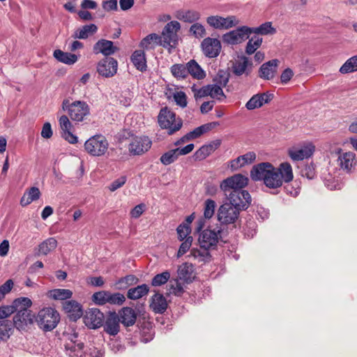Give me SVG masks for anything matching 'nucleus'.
<instances>
[{
    "mask_svg": "<svg viewBox=\"0 0 357 357\" xmlns=\"http://www.w3.org/2000/svg\"><path fill=\"white\" fill-rule=\"evenodd\" d=\"M250 177L255 181H263L268 188L275 189L282 186L283 182L291 181L294 175L288 162L281 163L278 168L270 162H261L252 167Z\"/></svg>",
    "mask_w": 357,
    "mask_h": 357,
    "instance_id": "nucleus-1",
    "label": "nucleus"
},
{
    "mask_svg": "<svg viewBox=\"0 0 357 357\" xmlns=\"http://www.w3.org/2000/svg\"><path fill=\"white\" fill-rule=\"evenodd\" d=\"M59 320V313L52 307L43 308L38 312L36 317L39 327L45 331H51L55 328Z\"/></svg>",
    "mask_w": 357,
    "mask_h": 357,
    "instance_id": "nucleus-2",
    "label": "nucleus"
},
{
    "mask_svg": "<svg viewBox=\"0 0 357 357\" xmlns=\"http://www.w3.org/2000/svg\"><path fill=\"white\" fill-rule=\"evenodd\" d=\"M62 109L67 111L73 121H83L89 114V107L84 101H75L72 103L68 100H64L62 102Z\"/></svg>",
    "mask_w": 357,
    "mask_h": 357,
    "instance_id": "nucleus-3",
    "label": "nucleus"
},
{
    "mask_svg": "<svg viewBox=\"0 0 357 357\" xmlns=\"http://www.w3.org/2000/svg\"><path fill=\"white\" fill-rule=\"evenodd\" d=\"M158 123L163 129L168 130L169 135H172L179 130L183 125L180 119H176V114L167 107L160 109L158 115Z\"/></svg>",
    "mask_w": 357,
    "mask_h": 357,
    "instance_id": "nucleus-4",
    "label": "nucleus"
},
{
    "mask_svg": "<svg viewBox=\"0 0 357 357\" xmlns=\"http://www.w3.org/2000/svg\"><path fill=\"white\" fill-rule=\"evenodd\" d=\"M109 146L107 139L101 135H94L86 141L84 149L86 151L93 156L103 155Z\"/></svg>",
    "mask_w": 357,
    "mask_h": 357,
    "instance_id": "nucleus-5",
    "label": "nucleus"
},
{
    "mask_svg": "<svg viewBox=\"0 0 357 357\" xmlns=\"http://www.w3.org/2000/svg\"><path fill=\"white\" fill-rule=\"evenodd\" d=\"M221 233L222 229L219 227L213 229H208L202 231L198 238L200 248L206 250L215 249L221 238Z\"/></svg>",
    "mask_w": 357,
    "mask_h": 357,
    "instance_id": "nucleus-6",
    "label": "nucleus"
},
{
    "mask_svg": "<svg viewBox=\"0 0 357 357\" xmlns=\"http://www.w3.org/2000/svg\"><path fill=\"white\" fill-rule=\"evenodd\" d=\"M248 183V177L241 174H234L224 179L220 184V190L225 195H227L231 191H242Z\"/></svg>",
    "mask_w": 357,
    "mask_h": 357,
    "instance_id": "nucleus-7",
    "label": "nucleus"
},
{
    "mask_svg": "<svg viewBox=\"0 0 357 357\" xmlns=\"http://www.w3.org/2000/svg\"><path fill=\"white\" fill-rule=\"evenodd\" d=\"M206 22L213 29L226 30L236 26L240 23V20L234 15H228L226 17L211 15L206 18Z\"/></svg>",
    "mask_w": 357,
    "mask_h": 357,
    "instance_id": "nucleus-8",
    "label": "nucleus"
},
{
    "mask_svg": "<svg viewBox=\"0 0 357 357\" xmlns=\"http://www.w3.org/2000/svg\"><path fill=\"white\" fill-rule=\"evenodd\" d=\"M240 211L231 204L225 202L218 209V220L224 225L234 223L239 216Z\"/></svg>",
    "mask_w": 357,
    "mask_h": 357,
    "instance_id": "nucleus-9",
    "label": "nucleus"
},
{
    "mask_svg": "<svg viewBox=\"0 0 357 357\" xmlns=\"http://www.w3.org/2000/svg\"><path fill=\"white\" fill-rule=\"evenodd\" d=\"M181 25L177 21H171L167 23L162 30V46L164 47H174L176 45L178 36L177 32L180 30Z\"/></svg>",
    "mask_w": 357,
    "mask_h": 357,
    "instance_id": "nucleus-10",
    "label": "nucleus"
},
{
    "mask_svg": "<svg viewBox=\"0 0 357 357\" xmlns=\"http://www.w3.org/2000/svg\"><path fill=\"white\" fill-rule=\"evenodd\" d=\"M225 196L229 201L228 203L239 211L246 209L251 203V196L246 190L231 191Z\"/></svg>",
    "mask_w": 357,
    "mask_h": 357,
    "instance_id": "nucleus-11",
    "label": "nucleus"
},
{
    "mask_svg": "<svg viewBox=\"0 0 357 357\" xmlns=\"http://www.w3.org/2000/svg\"><path fill=\"white\" fill-rule=\"evenodd\" d=\"M250 35V27L242 26L235 30L225 33L222 40L228 45H237L247 40Z\"/></svg>",
    "mask_w": 357,
    "mask_h": 357,
    "instance_id": "nucleus-12",
    "label": "nucleus"
},
{
    "mask_svg": "<svg viewBox=\"0 0 357 357\" xmlns=\"http://www.w3.org/2000/svg\"><path fill=\"white\" fill-rule=\"evenodd\" d=\"M118 62L112 57H105L97 65V72L104 77H112L117 72Z\"/></svg>",
    "mask_w": 357,
    "mask_h": 357,
    "instance_id": "nucleus-13",
    "label": "nucleus"
},
{
    "mask_svg": "<svg viewBox=\"0 0 357 357\" xmlns=\"http://www.w3.org/2000/svg\"><path fill=\"white\" fill-rule=\"evenodd\" d=\"M337 153V166L347 173L351 172L354 169L357 162L356 154L351 151L342 152L341 149L338 151Z\"/></svg>",
    "mask_w": 357,
    "mask_h": 357,
    "instance_id": "nucleus-14",
    "label": "nucleus"
},
{
    "mask_svg": "<svg viewBox=\"0 0 357 357\" xmlns=\"http://www.w3.org/2000/svg\"><path fill=\"white\" fill-rule=\"evenodd\" d=\"M151 146V141L149 137H134L129 144V151L132 155H141L147 151Z\"/></svg>",
    "mask_w": 357,
    "mask_h": 357,
    "instance_id": "nucleus-15",
    "label": "nucleus"
},
{
    "mask_svg": "<svg viewBox=\"0 0 357 357\" xmlns=\"http://www.w3.org/2000/svg\"><path fill=\"white\" fill-rule=\"evenodd\" d=\"M315 146L311 142H307L298 148L290 149L288 151L289 157L295 161L303 160L310 158L314 153Z\"/></svg>",
    "mask_w": 357,
    "mask_h": 357,
    "instance_id": "nucleus-16",
    "label": "nucleus"
},
{
    "mask_svg": "<svg viewBox=\"0 0 357 357\" xmlns=\"http://www.w3.org/2000/svg\"><path fill=\"white\" fill-rule=\"evenodd\" d=\"M204 54L208 58L218 56L221 50L220 41L217 38H206L202 43Z\"/></svg>",
    "mask_w": 357,
    "mask_h": 357,
    "instance_id": "nucleus-17",
    "label": "nucleus"
},
{
    "mask_svg": "<svg viewBox=\"0 0 357 357\" xmlns=\"http://www.w3.org/2000/svg\"><path fill=\"white\" fill-rule=\"evenodd\" d=\"M84 319L88 327L97 328L102 325L104 314L99 310L93 308L86 312Z\"/></svg>",
    "mask_w": 357,
    "mask_h": 357,
    "instance_id": "nucleus-18",
    "label": "nucleus"
},
{
    "mask_svg": "<svg viewBox=\"0 0 357 357\" xmlns=\"http://www.w3.org/2000/svg\"><path fill=\"white\" fill-rule=\"evenodd\" d=\"M35 315L31 310H21L13 317V324L19 330H24L28 325L33 324Z\"/></svg>",
    "mask_w": 357,
    "mask_h": 357,
    "instance_id": "nucleus-19",
    "label": "nucleus"
},
{
    "mask_svg": "<svg viewBox=\"0 0 357 357\" xmlns=\"http://www.w3.org/2000/svg\"><path fill=\"white\" fill-rule=\"evenodd\" d=\"M59 125L62 137L70 144L77 143V137L71 131L73 125L67 116L63 115L60 117Z\"/></svg>",
    "mask_w": 357,
    "mask_h": 357,
    "instance_id": "nucleus-20",
    "label": "nucleus"
},
{
    "mask_svg": "<svg viewBox=\"0 0 357 357\" xmlns=\"http://www.w3.org/2000/svg\"><path fill=\"white\" fill-rule=\"evenodd\" d=\"M279 63V60L273 59L262 64L259 70V77L266 80L273 79L277 73Z\"/></svg>",
    "mask_w": 357,
    "mask_h": 357,
    "instance_id": "nucleus-21",
    "label": "nucleus"
},
{
    "mask_svg": "<svg viewBox=\"0 0 357 357\" xmlns=\"http://www.w3.org/2000/svg\"><path fill=\"white\" fill-rule=\"evenodd\" d=\"M93 50L96 54L100 53L107 57L114 54L118 50V48L114 45L112 41L101 39L93 45Z\"/></svg>",
    "mask_w": 357,
    "mask_h": 357,
    "instance_id": "nucleus-22",
    "label": "nucleus"
},
{
    "mask_svg": "<svg viewBox=\"0 0 357 357\" xmlns=\"http://www.w3.org/2000/svg\"><path fill=\"white\" fill-rule=\"evenodd\" d=\"M221 141L219 139L213 141L208 144L201 146L193 155L195 160L201 161L206 158L213 153L220 145Z\"/></svg>",
    "mask_w": 357,
    "mask_h": 357,
    "instance_id": "nucleus-23",
    "label": "nucleus"
},
{
    "mask_svg": "<svg viewBox=\"0 0 357 357\" xmlns=\"http://www.w3.org/2000/svg\"><path fill=\"white\" fill-rule=\"evenodd\" d=\"M77 335L73 334V337L65 344L67 355L70 357H82L84 355V344L75 340Z\"/></svg>",
    "mask_w": 357,
    "mask_h": 357,
    "instance_id": "nucleus-24",
    "label": "nucleus"
},
{
    "mask_svg": "<svg viewBox=\"0 0 357 357\" xmlns=\"http://www.w3.org/2000/svg\"><path fill=\"white\" fill-rule=\"evenodd\" d=\"M273 98L272 94L268 93H257L254 95L245 104L248 110H253L262 107L264 104L269 102Z\"/></svg>",
    "mask_w": 357,
    "mask_h": 357,
    "instance_id": "nucleus-25",
    "label": "nucleus"
},
{
    "mask_svg": "<svg viewBox=\"0 0 357 357\" xmlns=\"http://www.w3.org/2000/svg\"><path fill=\"white\" fill-rule=\"evenodd\" d=\"M251 68V61H250L248 58L244 56L239 57L237 60H236L232 66V71L234 74L237 76H241L244 74L248 75L250 73Z\"/></svg>",
    "mask_w": 357,
    "mask_h": 357,
    "instance_id": "nucleus-26",
    "label": "nucleus"
},
{
    "mask_svg": "<svg viewBox=\"0 0 357 357\" xmlns=\"http://www.w3.org/2000/svg\"><path fill=\"white\" fill-rule=\"evenodd\" d=\"M63 309L73 321L77 320L83 314L81 305L73 300L66 301L63 303Z\"/></svg>",
    "mask_w": 357,
    "mask_h": 357,
    "instance_id": "nucleus-27",
    "label": "nucleus"
},
{
    "mask_svg": "<svg viewBox=\"0 0 357 357\" xmlns=\"http://www.w3.org/2000/svg\"><path fill=\"white\" fill-rule=\"evenodd\" d=\"M256 159V153L253 151L246 153L243 155H240L236 159L230 162V168L233 171H236L246 165L251 164Z\"/></svg>",
    "mask_w": 357,
    "mask_h": 357,
    "instance_id": "nucleus-28",
    "label": "nucleus"
},
{
    "mask_svg": "<svg viewBox=\"0 0 357 357\" xmlns=\"http://www.w3.org/2000/svg\"><path fill=\"white\" fill-rule=\"evenodd\" d=\"M119 317L121 324L128 327L133 326L135 324L137 314L132 308L126 307L119 311Z\"/></svg>",
    "mask_w": 357,
    "mask_h": 357,
    "instance_id": "nucleus-29",
    "label": "nucleus"
},
{
    "mask_svg": "<svg viewBox=\"0 0 357 357\" xmlns=\"http://www.w3.org/2000/svg\"><path fill=\"white\" fill-rule=\"evenodd\" d=\"M119 315L115 312L110 313L105 321V331L111 335H116L119 332Z\"/></svg>",
    "mask_w": 357,
    "mask_h": 357,
    "instance_id": "nucleus-30",
    "label": "nucleus"
},
{
    "mask_svg": "<svg viewBox=\"0 0 357 357\" xmlns=\"http://www.w3.org/2000/svg\"><path fill=\"white\" fill-rule=\"evenodd\" d=\"M150 307L155 313L162 314L166 310L167 303L162 294H155L152 297Z\"/></svg>",
    "mask_w": 357,
    "mask_h": 357,
    "instance_id": "nucleus-31",
    "label": "nucleus"
},
{
    "mask_svg": "<svg viewBox=\"0 0 357 357\" xmlns=\"http://www.w3.org/2000/svg\"><path fill=\"white\" fill-rule=\"evenodd\" d=\"M56 240L52 237L48 238L38 245L36 255H47L53 251L56 248Z\"/></svg>",
    "mask_w": 357,
    "mask_h": 357,
    "instance_id": "nucleus-32",
    "label": "nucleus"
},
{
    "mask_svg": "<svg viewBox=\"0 0 357 357\" xmlns=\"http://www.w3.org/2000/svg\"><path fill=\"white\" fill-rule=\"evenodd\" d=\"M162 45L161 37L156 33H151L143 38L140 47L145 50H151L157 45Z\"/></svg>",
    "mask_w": 357,
    "mask_h": 357,
    "instance_id": "nucleus-33",
    "label": "nucleus"
},
{
    "mask_svg": "<svg viewBox=\"0 0 357 357\" xmlns=\"http://www.w3.org/2000/svg\"><path fill=\"white\" fill-rule=\"evenodd\" d=\"M40 195L38 188L31 187L24 193L20 199V204L22 206H26L30 204L32 202L38 200L40 198Z\"/></svg>",
    "mask_w": 357,
    "mask_h": 357,
    "instance_id": "nucleus-34",
    "label": "nucleus"
},
{
    "mask_svg": "<svg viewBox=\"0 0 357 357\" xmlns=\"http://www.w3.org/2000/svg\"><path fill=\"white\" fill-rule=\"evenodd\" d=\"M193 266L189 263L181 264L178 268V278L186 283L192 282Z\"/></svg>",
    "mask_w": 357,
    "mask_h": 357,
    "instance_id": "nucleus-35",
    "label": "nucleus"
},
{
    "mask_svg": "<svg viewBox=\"0 0 357 357\" xmlns=\"http://www.w3.org/2000/svg\"><path fill=\"white\" fill-rule=\"evenodd\" d=\"M98 27L94 24H86L77 29L74 34V38L86 39L96 33Z\"/></svg>",
    "mask_w": 357,
    "mask_h": 357,
    "instance_id": "nucleus-36",
    "label": "nucleus"
},
{
    "mask_svg": "<svg viewBox=\"0 0 357 357\" xmlns=\"http://www.w3.org/2000/svg\"><path fill=\"white\" fill-rule=\"evenodd\" d=\"M188 74L197 79H202L205 77L206 73L201 66L195 61L190 60L187 63Z\"/></svg>",
    "mask_w": 357,
    "mask_h": 357,
    "instance_id": "nucleus-37",
    "label": "nucleus"
},
{
    "mask_svg": "<svg viewBox=\"0 0 357 357\" xmlns=\"http://www.w3.org/2000/svg\"><path fill=\"white\" fill-rule=\"evenodd\" d=\"M53 55L56 60L68 65L74 64L78 59L77 55L60 50H56Z\"/></svg>",
    "mask_w": 357,
    "mask_h": 357,
    "instance_id": "nucleus-38",
    "label": "nucleus"
},
{
    "mask_svg": "<svg viewBox=\"0 0 357 357\" xmlns=\"http://www.w3.org/2000/svg\"><path fill=\"white\" fill-rule=\"evenodd\" d=\"M131 61L133 65L140 71L146 70V61L143 50H136L131 56Z\"/></svg>",
    "mask_w": 357,
    "mask_h": 357,
    "instance_id": "nucleus-39",
    "label": "nucleus"
},
{
    "mask_svg": "<svg viewBox=\"0 0 357 357\" xmlns=\"http://www.w3.org/2000/svg\"><path fill=\"white\" fill-rule=\"evenodd\" d=\"M200 17V13L193 10H180L176 15V17L178 20L188 23L197 22L199 20Z\"/></svg>",
    "mask_w": 357,
    "mask_h": 357,
    "instance_id": "nucleus-40",
    "label": "nucleus"
},
{
    "mask_svg": "<svg viewBox=\"0 0 357 357\" xmlns=\"http://www.w3.org/2000/svg\"><path fill=\"white\" fill-rule=\"evenodd\" d=\"M218 125V122H211L204 124L194 129L192 131L188 133L190 140L197 139L202 136L203 134L215 128Z\"/></svg>",
    "mask_w": 357,
    "mask_h": 357,
    "instance_id": "nucleus-41",
    "label": "nucleus"
},
{
    "mask_svg": "<svg viewBox=\"0 0 357 357\" xmlns=\"http://www.w3.org/2000/svg\"><path fill=\"white\" fill-rule=\"evenodd\" d=\"M149 291V287L147 284H143L128 290L127 296L132 300L139 299L146 296Z\"/></svg>",
    "mask_w": 357,
    "mask_h": 357,
    "instance_id": "nucleus-42",
    "label": "nucleus"
},
{
    "mask_svg": "<svg viewBox=\"0 0 357 357\" xmlns=\"http://www.w3.org/2000/svg\"><path fill=\"white\" fill-rule=\"evenodd\" d=\"M50 298L54 300H66L73 296V291L66 289H55L48 293Z\"/></svg>",
    "mask_w": 357,
    "mask_h": 357,
    "instance_id": "nucleus-43",
    "label": "nucleus"
},
{
    "mask_svg": "<svg viewBox=\"0 0 357 357\" xmlns=\"http://www.w3.org/2000/svg\"><path fill=\"white\" fill-rule=\"evenodd\" d=\"M32 302L30 298L26 297H21L15 299L12 305L13 311L21 312V310H29V308L31 306Z\"/></svg>",
    "mask_w": 357,
    "mask_h": 357,
    "instance_id": "nucleus-44",
    "label": "nucleus"
},
{
    "mask_svg": "<svg viewBox=\"0 0 357 357\" xmlns=\"http://www.w3.org/2000/svg\"><path fill=\"white\" fill-rule=\"evenodd\" d=\"M342 74H347L357 71V55L347 59L339 70Z\"/></svg>",
    "mask_w": 357,
    "mask_h": 357,
    "instance_id": "nucleus-45",
    "label": "nucleus"
},
{
    "mask_svg": "<svg viewBox=\"0 0 357 357\" xmlns=\"http://www.w3.org/2000/svg\"><path fill=\"white\" fill-rule=\"evenodd\" d=\"M138 278L134 275H128L126 277L120 278L116 282V286L119 289H125L128 287L137 284Z\"/></svg>",
    "mask_w": 357,
    "mask_h": 357,
    "instance_id": "nucleus-46",
    "label": "nucleus"
},
{
    "mask_svg": "<svg viewBox=\"0 0 357 357\" xmlns=\"http://www.w3.org/2000/svg\"><path fill=\"white\" fill-rule=\"evenodd\" d=\"M275 29L272 26L271 22H265L258 27L250 28V34L268 35L275 33Z\"/></svg>",
    "mask_w": 357,
    "mask_h": 357,
    "instance_id": "nucleus-47",
    "label": "nucleus"
},
{
    "mask_svg": "<svg viewBox=\"0 0 357 357\" xmlns=\"http://www.w3.org/2000/svg\"><path fill=\"white\" fill-rule=\"evenodd\" d=\"M262 40V38L259 36L252 37L246 45L245 53L249 55L254 54L261 45Z\"/></svg>",
    "mask_w": 357,
    "mask_h": 357,
    "instance_id": "nucleus-48",
    "label": "nucleus"
},
{
    "mask_svg": "<svg viewBox=\"0 0 357 357\" xmlns=\"http://www.w3.org/2000/svg\"><path fill=\"white\" fill-rule=\"evenodd\" d=\"M171 73L173 76L177 79H185L188 75L187 63L184 64H174L171 68Z\"/></svg>",
    "mask_w": 357,
    "mask_h": 357,
    "instance_id": "nucleus-49",
    "label": "nucleus"
},
{
    "mask_svg": "<svg viewBox=\"0 0 357 357\" xmlns=\"http://www.w3.org/2000/svg\"><path fill=\"white\" fill-rule=\"evenodd\" d=\"M179 278L170 280L169 294L179 296L183 293V284Z\"/></svg>",
    "mask_w": 357,
    "mask_h": 357,
    "instance_id": "nucleus-50",
    "label": "nucleus"
},
{
    "mask_svg": "<svg viewBox=\"0 0 357 357\" xmlns=\"http://www.w3.org/2000/svg\"><path fill=\"white\" fill-rule=\"evenodd\" d=\"M12 324L8 320L0 321V340H6L10 335Z\"/></svg>",
    "mask_w": 357,
    "mask_h": 357,
    "instance_id": "nucleus-51",
    "label": "nucleus"
},
{
    "mask_svg": "<svg viewBox=\"0 0 357 357\" xmlns=\"http://www.w3.org/2000/svg\"><path fill=\"white\" fill-rule=\"evenodd\" d=\"M178 156L180 155L176 149H172L164 153L160 158V161L163 165H168L176 161Z\"/></svg>",
    "mask_w": 357,
    "mask_h": 357,
    "instance_id": "nucleus-52",
    "label": "nucleus"
},
{
    "mask_svg": "<svg viewBox=\"0 0 357 357\" xmlns=\"http://www.w3.org/2000/svg\"><path fill=\"white\" fill-rule=\"evenodd\" d=\"M209 86V96L212 98L222 100L225 98L224 92L222 91V86L220 85L208 84Z\"/></svg>",
    "mask_w": 357,
    "mask_h": 357,
    "instance_id": "nucleus-53",
    "label": "nucleus"
},
{
    "mask_svg": "<svg viewBox=\"0 0 357 357\" xmlns=\"http://www.w3.org/2000/svg\"><path fill=\"white\" fill-rule=\"evenodd\" d=\"M216 203L214 200L208 199L204 202V215L206 219H210L214 215Z\"/></svg>",
    "mask_w": 357,
    "mask_h": 357,
    "instance_id": "nucleus-54",
    "label": "nucleus"
},
{
    "mask_svg": "<svg viewBox=\"0 0 357 357\" xmlns=\"http://www.w3.org/2000/svg\"><path fill=\"white\" fill-rule=\"evenodd\" d=\"M126 301L125 296L121 293H111L108 291L107 303L112 305H122Z\"/></svg>",
    "mask_w": 357,
    "mask_h": 357,
    "instance_id": "nucleus-55",
    "label": "nucleus"
},
{
    "mask_svg": "<svg viewBox=\"0 0 357 357\" xmlns=\"http://www.w3.org/2000/svg\"><path fill=\"white\" fill-rule=\"evenodd\" d=\"M170 278L169 271H164L162 273L157 274L152 280L151 284L154 287L160 286L165 284Z\"/></svg>",
    "mask_w": 357,
    "mask_h": 357,
    "instance_id": "nucleus-56",
    "label": "nucleus"
},
{
    "mask_svg": "<svg viewBox=\"0 0 357 357\" xmlns=\"http://www.w3.org/2000/svg\"><path fill=\"white\" fill-rule=\"evenodd\" d=\"M190 33L197 38H203L206 34L204 26L199 23H194L190 28Z\"/></svg>",
    "mask_w": 357,
    "mask_h": 357,
    "instance_id": "nucleus-57",
    "label": "nucleus"
},
{
    "mask_svg": "<svg viewBox=\"0 0 357 357\" xmlns=\"http://www.w3.org/2000/svg\"><path fill=\"white\" fill-rule=\"evenodd\" d=\"M229 73L224 70H219L214 78L215 84L222 87L225 86L229 82Z\"/></svg>",
    "mask_w": 357,
    "mask_h": 357,
    "instance_id": "nucleus-58",
    "label": "nucleus"
},
{
    "mask_svg": "<svg viewBox=\"0 0 357 357\" xmlns=\"http://www.w3.org/2000/svg\"><path fill=\"white\" fill-rule=\"evenodd\" d=\"M107 291H100L93 294V301L98 305H105L107 301Z\"/></svg>",
    "mask_w": 357,
    "mask_h": 357,
    "instance_id": "nucleus-59",
    "label": "nucleus"
},
{
    "mask_svg": "<svg viewBox=\"0 0 357 357\" xmlns=\"http://www.w3.org/2000/svg\"><path fill=\"white\" fill-rule=\"evenodd\" d=\"M191 89L196 99L209 96L210 92L208 84L204 86L200 89H197L195 86H193Z\"/></svg>",
    "mask_w": 357,
    "mask_h": 357,
    "instance_id": "nucleus-60",
    "label": "nucleus"
},
{
    "mask_svg": "<svg viewBox=\"0 0 357 357\" xmlns=\"http://www.w3.org/2000/svg\"><path fill=\"white\" fill-rule=\"evenodd\" d=\"M177 234L178 236V239L180 241L185 240L188 237H189V234L191 231V229L190 228V226L188 225V224H181L180 225L177 229Z\"/></svg>",
    "mask_w": 357,
    "mask_h": 357,
    "instance_id": "nucleus-61",
    "label": "nucleus"
},
{
    "mask_svg": "<svg viewBox=\"0 0 357 357\" xmlns=\"http://www.w3.org/2000/svg\"><path fill=\"white\" fill-rule=\"evenodd\" d=\"M174 100L176 105L181 107H185L187 105V97L184 92L177 91L174 93Z\"/></svg>",
    "mask_w": 357,
    "mask_h": 357,
    "instance_id": "nucleus-62",
    "label": "nucleus"
},
{
    "mask_svg": "<svg viewBox=\"0 0 357 357\" xmlns=\"http://www.w3.org/2000/svg\"><path fill=\"white\" fill-rule=\"evenodd\" d=\"M192 242V237H188L181 245L178 253L177 257H180L183 255L187 251L190 249Z\"/></svg>",
    "mask_w": 357,
    "mask_h": 357,
    "instance_id": "nucleus-63",
    "label": "nucleus"
},
{
    "mask_svg": "<svg viewBox=\"0 0 357 357\" xmlns=\"http://www.w3.org/2000/svg\"><path fill=\"white\" fill-rule=\"evenodd\" d=\"M146 209V205L144 204H139L135 206L130 211V216L133 218H139Z\"/></svg>",
    "mask_w": 357,
    "mask_h": 357,
    "instance_id": "nucleus-64",
    "label": "nucleus"
}]
</instances>
